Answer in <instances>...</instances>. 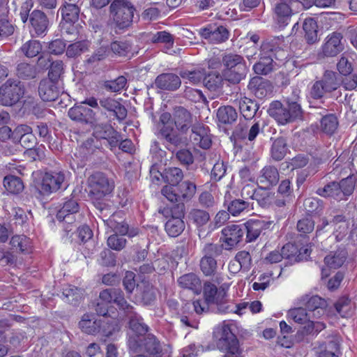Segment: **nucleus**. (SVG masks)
Instances as JSON below:
<instances>
[{
    "label": "nucleus",
    "instance_id": "obj_38",
    "mask_svg": "<svg viewBox=\"0 0 357 357\" xmlns=\"http://www.w3.org/2000/svg\"><path fill=\"white\" fill-rule=\"evenodd\" d=\"M307 310L312 313V317H319L324 314L327 307L326 301L319 296H311L305 303Z\"/></svg>",
    "mask_w": 357,
    "mask_h": 357
},
{
    "label": "nucleus",
    "instance_id": "obj_6",
    "mask_svg": "<svg viewBox=\"0 0 357 357\" xmlns=\"http://www.w3.org/2000/svg\"><path fill=\"white\" fill-rule=\"evenodd\" d=\"M224 250L222 244L207 243L202 249L199 268L205 276H214L218 271L217 258Z\"/></svg>",
    "mask_w": 357,
    "mask_h": 357
},
{
    "label": "nucleus",
    "instance_id": "obj_45",
    "mask_svg": "<svg viewBox=\"0 0 357 357\" xmlns=\"http://www.w3.org/2000/svg\"><path fill=\"white\" fill-rule=\"evenodd\" d=\"M3 183L8 192L13 195L22 192L24 188L22 180L20 177L13 175L6 176Z\"/></svg>",
    "mask_w": 357,
    "mask_h": 357
},
{
    "label": "nucleus",
    "instance_id": "obj_17",
    "mask_svg": "<svg viewBox=\"0 0 357 357\" xmlns=\"http://www.w3.org/2000/svg\"><path fill=\"white\" fill-rule=\"evenodd\" d=\"M293 7L290 0H280L275 4L273 18L279 28L283 29L289 24L294 15Z\"/></svg>",
    "mask_w": 357,
    "mask_h": 357
},
{
    "label": "nucleus",
    "instance_id": "obj_9",
    "mask_svg": "<svg viewBox=\"0 0 357 357\" xmlns=\"http://www.w3.org/2000/svg\"><path fill=\"white\" fill-rule=\"evenodd\" d=\"M25 87L17 79H8L0 87V102L3 106H13L23 97Z\"/></svg>",
    "mask_w": 357,
    "mask_h": 357
},
{
    "label": "nucleus",
    "instance_id": "obj_31",
    "mask_svg": "<svg viewBox=\"0 0 357 357\" xmlns=\"http://www.w3.org/2000/svg\"><path fill=\"white\" fill-rule=\"evenodd\" d=\"M348 252L344 247H340L336 250L331 251L324 257L325 264L330 268H339L346 261Z\"/></svg>",
    "mask_w": 357,
    "mask_h": 357
},
{
    "label": "nucleus",
    "instance_id": "obj_11",
    "mask_svg": "<svg viewBox=\"0 0 357 357\" xmlns=\"http://www.w3.org/2000/svg\"><path fill=\"white\" fill-rule=\"evenodd\" d=\"M100 116L107 119L108 116H113L119 122L125 120L128 115L126 107L118 100L112 97H104L99 100Z\"/></svg>",
    "mask_w": 357,
    "mask_h": 357
},
{
    "label": "nucleus",
    "instance_id": "obj_22",
    "mask_svg": "<svg viewBox=\"0 0 357 357\" xmlns=\"http://www.w3.org/2000/svg\"><path fill=\"white\" fill-rule=\"evenodd\" d=\"M79 206L77 200L69 199L66 200L63 206L56 213V218L60 222H64L68 224L65 229L66 231H71V224L75 220L74 215L79 212Z\"/></svg>",
    "mask_w": 357,
    "mask_h": 357
},
{
    "label": "nucleus",
    "instance_id": "obj_60",
    "mask_svg": "<svg viewBox=\"0 0 357 357\" xmlns=\"http://www.w3.org/2000/svg\"><path fill=\"white\" fill-rule=\"evenodd\" d=\"M205 70L199 68L193 70H181L179 75L183 79H187L192 84L203 83Z\"/></svg>",
    "mask_w": 357,
    "mask_h": 357
},
{
    "label": "nucleus",
    "instance_id": "obj_5",
    "mask_svg": "<svg viewBox=\"0 0 357 357\" xmlns=\"http://www.w3.org/2000/svg\"><path fill=\"white\" fill-rule=\"evenodd\" d=\"M127 344L130 353L142 352L149 357H162L164 354L160 341L153 334H147L142 338L130 336Z\"/></svg>",
    "mask_w": 357,
    "mask_h": 357
},
{
    "label": "nucleus",
    "instance_id": "obj_63",
    "mask_svg": "<svg viewBox=\"0 0 357 357\" xmlns=\"http://www.w3.org/2000/svg\"><path fill=\"white\" fill-rule=\"evenodd\" d=\"M174 153L176 159L181 165L188 167L194 163V156L189 149L181 147L177 149Z\"/></svg>",
    "mask_w": 357,
    "mask_h": 357
},
{
    "label": "nucleus",
    "instance_id": "obj_19",
    "mask_svg": "<svg viewBox=\"0 0 357 357\" xmlns=\"http://www.w3.org/2000/svg\"><path fill=\"white\" fill-rule=\"evenodd\" d=\"M273 224L272 221L257 219L250 220L243 225L246 229L245 242L250 243L255 241L261 234H265L267 230H270Z\"/></svg>",
    "mask_w": 357,
    "mask_h": 357
},
{
    "label": "nucleus",
    "instance_id": "obj_55",
    "mask_svg": "<svg viewBox=\"0 0 357 357\" xmlns=\"http://www.w3.org/2000/svg\"><path fill=\"white\" fill-rule=\"evenodd\" d=\"M303 206L308 215H319L324 209L323 201L314 197L306 198Z\"/></svg>",
    "mask_w": 357,
    "mask_h": 357
},
{
    "label": "nucleus",
    "instance_id": "obj_59",
    "mask_svg": "<svg viewBox=\"0 0 357 357\" xmlns=\"http://www.w3.org/2000/svg\"><path fill=\"white\" fill-rule=\"evenodd\" d=\"M10 244L13 250L22 253H28L30 245L29 238L24 235H16L12 237Z\"/></svg>",
    "mask_w": 357,
    "mask_h": 357
},
{
    "label": "nucleus",
    "instance_id": "obj_57",
    "mask_svg": "<svg viewBox=\"0 0 357 357\" xmlns=\"http://www.w3.org/2000/svg\"><path fill=\"white\" fill-rule=\"evenodd\" d=\"M226 296L227 293L225 289H220L219 297L212 303V305L215 306L213 309L214 310L220 313H227L234 311V309L231 308V305L229 304Z\"/></svg>",
    "mask_w": 357,
    "mask_h": 357
},
{
    "label": "nucleus",
    "instance_id": "obj_48",
    "mask_svg": "<svg viewBox=\"0 0 357 357\" xmlns=\"http://www.w3.org/2000/svg\"><path fill=\"white\" fill-rule=\"evenodd\" d=\"M338 74L332 70H326L319 79L320 82L324 86L328 93L335 91L340 86V82L337 79Z\"/></svg>",
    "mask_w": 357,
    "mask_h": 357
},
{
    "label": "nucleus",
    "instance_id": "obj_56",
    "mask_svg": "<svg viewBox=\"0 0 357 357\" xmlns=\"http://www.w3.org/2000/svg\"><path fill=\"white\" fill-rule=\"evenodd\" d=\"M283 259L290 261L291 264L299 262L302 261V258L299 257L298 248L296 245L291 243H286L281 249Z\"/></svg>",
    "mask_w": 357,
    "mask_h": 357
},
{
    "label": "nucleus",
    "instance_id": "obj_7",
    "mask_svg": "<svg viewBox=\"0 0 357 357\" xmlns=\"http://www.w3.org/2000/svg\"><path fill=\"white\" fill-rule=\"evenodd\" d=\"M283 41L280 38L266 40L261 46L259 61L274 68V59L283 62L288 56L287 50L282 47Z\"/></svg>",
    "mask_w": 357,
    "mask_h": 357
},
{
    "label": "nucleus",
    "instance_id": "obj_1",
    "mask_svg": "<svg viewBox=\"0 0 357 357\" xmlns=\"http://www.w3.org/2000/svg\"><path fill=\"white\" fill-rule=\"evenodd\" d=\"M222 76L225 80L232 84H239L246 77L248 67L243 56L229 52L222 55Z\"/></svg>",
    "mask_w": 357,
    "mask_h": 357
},
{
    "label": "nucleus",
    "instance_id": "obj_23",
    "mask_svg": "<svg viewBox=\"0 0 357 357\" xmlns=\"http://www.w3.org/2000/svg\"><path fill=\"white\" fill-rule=\"evenodd\" d=\"M190 128V139L192 144L204 149H209L212 142L208 128L199 123H193Z\"/></svg>",
    "mask_w": 357,
    "mask_h": 357
},
{
    "label": "nucleus",
    "instance_id": "obj_36",
    "mask_svg": "<svg viewBox=\"0 0 357 357\" xmlns=\"http://www.w3.org/2000/svg\"><path fill=\"white\" fill-rule=\"evenodd\" d=\"M130 329L135 333V337L142 338L149 331V327L144 322V319L138 313H136L128 319Z\"/></svg>",
    "mask_w": 357,
    "mask_h": 357
},
{
    "label": "nucleus",
    "instance_id": "obj_33",
    "mask_svg": "<svg viewBox=\"0 0 357 357\" xmlns=\"http://www.w3.org/2000/svg\"><path fill=\"white\" fill-rule=\"evenodd\" d=\"M101 319H95L93 314H84L79 322L81 331L89 335H96L100 331Z\"/></svg>",
    "mask_w": 357,
    "mask_h": 357
},
{
    "label": "nucleus",
    "instance_id": "obj_30",
    "mask_svg": "<svg viewBox=\"0 0 357 357\" xmlns=\"http://www.w3.org/2000/svg\"><path fill=\"white\" fill-rule=\"evenodd\" d=\"M321 119L320 120V131L328 136L333 135L337 130L339 121L335 114H328L327 109L322 108L320 112Z\"/></svg>",
    "mask_w": 357,
    "mask_h": 357
},
{
    "label": "nucleus",
    "instance_id": "obj_50",
    "mask_svg": "<svg viewBox=\"0 0 357 357\" xmlns=\"http://www.w3.org/2000/svg\"><path fill=\"white\" fill-rule=\"evenodd\" d=\"M340 187L342 194L343 199H347L354 192L357 185V174H351L345 178H342L340 182Z\"/></svg>",
    "mask_w": 357,
    "mask_h": 357
},
{
    "label": "nucleus",
    "instance_id": "obj_52",
    "mask_svg": "<svg viewBox=\"0 0 357 357\" xmlns=\"http://www.w3.org/2000/svg\"><path fill=\"white\" fill-rule=\"evenodd\" d=\"M223 79L222 74L218 72H211L207 75L205 73L203 84L208 90L215 91L222 86Z\"/></svg>",
    "mask_w": 357,
    "mask_h": 357
},
{
    "label": "nucleus",
    "instance_id": "obj_26",
    "mask_svg": "<svg viewBox=\"0 0 357 357\" xmlns=\"http://www.w3.org/2000/svg\"><path fill=\"white\" fill-rule=\"evenodd\" d=\"M137 296L143 305H152L156 301L157 289L149 281L143 280L137 284Z\"/></svg>",
    "mask_w": 357,
    "mask_h": 357
},
{
    "label": "nucleus",
    "instance_id": "obj_51",
    "mask_svg": "<svg viewBox=\"0 0 357 357\" xmlns=\"http://www.w3.org/2000/svg\"><path fill=\"white\" fill-rule=\"evenodd\" d=\"M91 43L87 40H79L69 45L66 51L68 58H75L87 52Z\"/></svg>",
    "mask_w": 357,
    "mask_h": 357
},
{
    "label": "nucleus",
    "instance_id": "obj_37",
    "mask_svg": "<svg viewBox=\"0 0 357 357\" xmlns=\"http://www.w3.org/2000/svg\"><path fill=\"white\" fill-rule=\"evenodd\" d=\"M259 108V105L250 98L244 97L239 100V109L246 120L252 119Z\"/></svg>",
    "mask_w": 357,
    "mask_h": 357
},
{
    "label": "nucleus",
    "instance_id": "obj_49",
    "mask_svg": "<svg viewBox=\"0 0 357 357\" xmlns=\"http://www.w3.org/2000/svg\"><path fill=\"white\" fill-rule=\"evenodd\" d=\"M165 229L169 236L177 237L183 231L185 223L180 218H170L165 223Z\"/></svg>",
    "mask_w": 357,
    "mask_h": 357
},
{
    "label": "nucleus",
    "instance_id": "obj_28",
    "mask_svg": "<svg viewBox=\"0 0 357 357\" xmlns=\"http://www.w3.org/2000/svg\"><path fill=\"white\" fill-rule=\"evenodd\" d=\"M280 179L278 169L273 165H266L260 171L257 184L264 188H271L276 185Z\"/></svg>",
    "mask_w": 357,
    "mask_h": 357
},
{
    "label": "nucleus",
    "instance_id": "obj_12",
    "mask_svg": "<svg viewBox=\"0 0 357 357\" xmlns=\"http://www.w3.org/2000/svg\"><path fill=\"white\" fill-rule=\"evenodd\" d=\"M66 175L61 170H50L46 172L39 187L43 195H49L61 189L65 183Z\"/></svg>",
    "mask_w": 357,
    "mask_h": 357
},
{
    "label": "nucleus",
    "instance_id": "obj_62",
    "mask_svg": "<svg viewBox=\"0 0 357 357\" xmlns=\"http://www.w3.org/2000/svg\"><path fill=\"white\" fill-rule=\"evenodd\" d=\"M63 295L66 301L73 305H77L82 298V290L70 285L63 289Z\"/></svg>",
    "mask_w": 357,
    "mask_h": 357
},
{
    "label": "nucleus",
    "instance_id": "obj_27",
    "mask_svg": "<svg viewBox=\"0 0 357 357\" xmlns=\"http://www.w3.org/2000/svg\"><path fill=\"white\" fill-rule=\"evenodd\" d=\"M38 94L43 101L56 100L60 94L59 82L49 79H43L38 85Z\"/></svg>",
    "mask_w": 357,
    "mask_h": 357
},
{
    "label": "nucleus",
    "instance_id": "obj_40",
    "mask_svg": "<svg viewBox=\"0 0 357 357\" xmlns=\"http://www.w3.org/2000/svg\"><path fill=\"white\" fill-rule=\"evenodd\" d=\"M303 29L305 33L304 38L308 44H314L319 41L318 25L314 19H305L303 24Z\"/></svg>",
    "mask_w": 357,
    "mask_h": 357
},
{
    "label": "nucleus",
    "instance_id": "obj_15",
    "mask_svg": "<svg viewBox=\"0 0 357 357\" xmlns=\"http://www.w3.org/2000/svg\"><path fill=\"white\" fill-rule=\"evenodd\" d=\"M121 215V212L114 213L104 222L115 234L121 236L127 235L130 238L137 236L139 234V229L130 227Z\"/></svg>",
    "mask_w": 357,
    "mask_h": 357
},
{
    "label": "nucleus",
    "instance_id": "obj_29",
    "mask_svg": "<svg viewBox=\"0 0 357 357\" xmlns=\"http://www.w3.org/2000/svg\"><path fill=\"white\" fill-rule=\"evenodd\" d=\"M178 287L198 295L202 291V282L199 276L194 273H185L177 279Z\"/></svg>",
    "mask_w": 357,
    "mask_h": 357
},
{
    "label": "nucleus",
    "instance_id": "obj_3",
    "mask_svg": "<svg viewBox=\"0 0 357 357\" xmlns=\"http://www.w3.org/2000/svg\"><path fill=\"white\" fill-rule=\"evenodd\" d=\"M213 335L217 348L225 353L224 357H243L238 340L228 324H222L216 326Z\"/></svg>",
    "mask_w": 357,
    "mask_h": 357
},
{
    "label": "nucleus",
    "instance_id": "obj_35",
    "mask_svg": "<svg viewBox=\"0 0 357 357\" xmlns=\"http://www.w3.org/2000/svg\"><path fill=\"white\" fill-rule=\"evenodd\" d=\"M216 117L220 123L231 125L237 120L238 113L234 107L225 105L218 109Z\"/></svg>",
    "mask_w": 357,
    "mask_h": 357
},
{
    "label": "nucleus",
    "instance_id": "obj_43",
    "mask_svg": "<svg viewBox=\"0 0 357 357\" xmlns=\"http://www.w3.org/2000/svg\"><path fill=\"white\" fill-rule=\"evenodd\" d=\"M101 117L97 116L96 122L90 126L93 129V136L97 139H105L111 132L114 133V128L109 123H100Z\"/></svg>",
    "mask_w": 357,
    "mask_h": 357
},
{
    "label": "nucleus",
    "instance_id": "obj_18",
    "mask_svg": "<svg viewBox=\"0 0 357 357\" xmlns=\"http://www.w3.org/2000/svg\"><path fill=\"white\" fill-rule=\"evenodd\" d=\"M245 230L243 225H229L222 229L220 241L226 244L227 250H231L243 241Z\"/></svg>",
    "mask_w": 357,
    "mask_h": 357
},
{
    "label": "nucleus",
    "instance_id": "obj_44",
    "mask_svg": "<svg viewBox=\"0 0 357 357\" xmlns=\"http://www.w3.org/2000/svg\"><path fill=\"white\" fill-rule=\"evenodd\" d=\"M269 189L259 186L257 190H252L250 197L256 200L260 206L268 208L271 204L273 199V194L267 190Z\"/></svg>",
    "mask_w": 357,
    "mask_h": 357
},
{
    "label": "nucleus",
    "instance_id": "obj_39",
    "mask_svg": "<svg viewBox=\"0 0 357 357\" xmlns=\"http://www.w3.org/2000/svg\"><path fill=\"white\" fill-rule=\"evenodd\" d=\"M316 192L323 197H330L338 201L344 200L339 182L337 181L329 182L324 188H318Z\"/></svg>",
    "mask_w": 357,
    "mask_h": 357
},
{
    "label": "nucleus",
    "instance_id": "obj_53",
    "mask_svg": "<svg viewBox=\"0 0 357 357\" xmlns=\"http://www.w3.org/2000/svg\"><path fill=\"white\" fill-rule=\"evenodd\" d=\"M110 50L116 56H127L132 51V44L127 40H114Z\"/></svg>",
    "mask_w": 357,
    "mask_h": 357
},
{
    "label": "nucleus",
    "instance_id": "obj_46",
    "mask_svg": "<svg viewBox=\"0 0 357 357\" xmlns=\"http://www.w3.org/2000/svg\"><path fill=\"white\" fill-rule=\"evenodd\" d=\"M125 298L123 291L119 288H109L100 292V299L117 305Z\"/></svg>",
    "mask_w": 357,
    "mask_h": 357
},
{
    "label": "nucleus",
    "instance_id": "obj_58",
    "mask_svg": "<svg viewBox=\"0 0 357 357\" xmlns=\"http://www.w3.org/2000/svg\"><path fill=\"white\" fill-rule=\"evenodd\" d=\"M22 52L29 58L38 55L42 51V45L40 41L31 40L26 42L20 48Z\"/></svg>",
    "mask_w": 357,
    "mask_h": 357
},
{
    "label": "nucleus",
    "instance_id": "obj_47",
    "mask_svg": "<svg viewBox=\"0 0 357 357\" xmlns=\"http://www.w3.org/2000/svg\"><path fill=\"white\" fill-rule=\"evenodd\" d=\"M188 218L190 221L198 228L204 227L210 220L209 213L199 208H192L189 213Z\"/></svg>",
    "mask_w": 357,
    "mask_h": 357
},
{
    "label": "nucleus",
    "instance_id": "obj_54",
    "mask_svg": "<svg viewBox=\"0 0 357 357\" xmlns=\"http://www.w3.org/2000/svg\"><path fill=\"white\" fill-rule=\"evenodd\" d=\"M59 10L66 23L75 24L79 19V6H63Z\"/></svg>",
    "mask_w": 357,
    "mask_h": 357
},
{
    "label": "nucleus",
    "instance_id": "obj_61",
    "mask_svg": "<svg viewBox=\"0 0 357 357\" xmlns=\"http://www.w3.org/2000/svg\"><path fill=\"white\" fill-rule=\"evenodd\" d=\"M126 84L127 78L121 75L114 79L105 81L102 84V87L107 91L116 93L123 89Z\"/></svg>",
    "mask_w": 357,
    "mask_h": 357
},
{
    "label": "nucleus",
    "instance_id": "obj_14",
    "mask_svg": "<svg viewBox=\"0 0 357 357\" xmlns=\"http://www.w3.org/2000/svg\"><path fill=\"white\" fill-rule=\"evenodd\" d=\"M28 22V27L32 37H43L47 34L50 20L44 12L37 9L33 10L30 14Z\"/></svg>",
    "mask_w": 357,
    "mask_h": 357
},
{
    "label": "nucleus",
    "instance_id": "obj_24",
    "mask_svg": "<svg viewBox=\"0 0 357 357\" xmlns=\"http://www.w3.org/2000/svg\"><path fill=\"white\" fill-rule=\"evenodd\" d=\"M154 84L160 90L175 91L181 86V77L172 73H163L156 77Z\"/></svg>",
    "mask_w": 357,
    "mask_h": 357
},
{
    "label": "nucleus",
    "instance_id": "obj_2",
    "mask_svg": "<svg viewBox=\"0 0 357 357\" xmlns=\"http://www.w3.org/2000/svg\"><path fill=\"white\" fill-rule=\"evenodd\" d=\"M296 96L292 100L287 98L285 105L278 100L273 101L268 109V114L282 125L302 119L303 112L296 100L298 96Z\"/></svg>",
    "mask_w": 357,
    "mask_h": 357
},
{
    "label": "nucleus",
    "instance_id": "obj_8",
    "mask_svg": "<svg viewBox=\"0 0 357 357\" xmlns=\"http://www.w3.org/2000/svg\"><path fill=\"white\" fill-rule=\"evenodd\" d=\"M109 9L113 21L119 29H123L131 24L135 10L131 3L126 0H114Z\"/></svg>",
    "mask_w": 357,
    "mask_h": 357
},
{
    "label": "nucleus",
    "instance_id": "obj_10",
    "mask_svg": "<svg viewBox=\"0 0 357 357\" xmlns=\"http://www.w3.org/2000/svg\"><path fill=\"white\" fill-rule=\"evenodd\" d=\"M197 186L190 181H185L176 187L164 186L162 194L170 202H189L196 193Z\"/></svg>",
    "mask_w": 357,
    "mask_h": 357
},
{
    "label": "nucleus",
    "instance_id": "obj_41",
    "mask_svg": "<svg viewBox=\"0 0 357 357\" xmlns=\"http://www.w3.org/2000/svg\"><path fill=\"white\" fill-rule=\"evenodd\" d=\"M165 183H168L166 186L176 187L183 178V172L179 167H170L166 168L161 174Z\"/></svg>",
    "mask_w": 357,
    "mask_h": 357
},
{
    "label": "nucleus",
    "instance_id": "obj_32",
    "mask_svg": "<svg viewBox=\"0 0 357 357\" xmlns=\"http://www.w3.org/2000/svg\"><path fill=\"white\" fill-rule=\"evenodd\" d=\"M249 202L241 199L233 198L230 192H227L225 195L224 206L233 216L240 215L249 207Z\"/></svg>",
    "mask_w": 357,
    "mask_h": 357
},
{
    "label": "nucleus",
    "instance_id": "obj_16",
    "mask_svg": "<svg viewBox=\"0 0 357 357\" xmlns=\"http://www.w3.org/2000/svg\"><path fill=\"white\" fill-rule=\"evenodd\" d=\"M68 117L82 126H91L96 122L97 113L91 108L82 105H75L68 111Z\"/></svg>",
    "mask_w": 357,
    "mask_h": 357
},
{
    "label": "nucleus",
    "instance_id": "obj_4",
    "mask_svg": "<svg viewBox=\"0 0 357 357\" xmlns=\"http://www.w3.org/2000/svg\"><path fill=\"white\" fill-rule=\"evenodd\" d=\"M89 197L93 202L103 200L113 192L115 184L112 178L102 172L92 173L86 179Z\"/></svg>",
    "mask_w": 357,
    "mask_h": 357
},
{
    "label": "nucleus",
    "instance_id": "obj_20",
    "mask_svg": "<svg viewBox=\"0 0 357 357\" xmlns=\"http://www.w3.org/2000/svg\"><path fill=\"white\" fill-rule=\"evenodd\" d=\"M342 39L343 36L340 33L333 32L329 34L321 47L320 55L323 57H333L339 54L344 50Z\"/></svg>",
    "mask_w": 357,
    "mask_h": 357
},
{
    "label": "nucleus",
    "instance_id": "obj_25",
    "mask_svg": "<svg viewBox=\"0 0 357 357\" xmlns=\"http://www.w3.org/2000/svg\"><path fill=\"white\" fill-rule=\"evenodd\" d=\"M172 116L176 128L181 132H186L193 124L192 114L182 106L174 107Z\"/></svg>",
    "mask_w": 357,
    "mask_h": 357
},
{
    "label": "nucleus",
    "instance_id": "obj_34",
    "mask_svg": "<svg viewBox=\"0 0 357 357\" xmlns=\"http://www.w3.org/2000/svg\"><path fill=\"white\" fill-rule=\"evenodd\" d=\"M269 82L261 77L256 76L250 79L248 89L258 98L262 99L268 93Z\"/></svg>",
    "mask_w": 357,
    "mask_h": 357
},
{
    "label": "nucleus",
    "instance_id": "obj_21",
    "mask_svg": "<svg viewBox=\"0 0 357 357\" xmlns=\"http://www.w3.org/2000/svg\"><path fill=\"white\" fill-rule=\"evenodd\" d=\"M199 34L208 42L215 44L225 42L229 36V32L226 27L212 24L201 29Z\"/></svg>",
    "mask_w": 357,
    "mask_h": 357
},
{
    "label": "nucleus",
    "instance_id": "obj_64",
    "mask_svg": "<svg viewBox=\"0 0 357 357\" xmlns=\"http://www.w3.org/2000/svg\"><path fill=\"white\" fill-rule=\"evenodd\" d=\"M16 71L17 76L24 79H33L36 75L35 66L26 62L20 63L17 66Z\"/></svg>",
    "mask_w": 357,
    "mask_h": 357
},
{
    "label": "nucleus",
    "instance_id": "obj_13",
    "mask_svg": "<svg viewBox=\"0 0 357 357\" xmlns=\"http://www.w3.org/2000/svg\"><path fill=\"white\" fill-rule=\"evenodd\" d=\"M158 135L165 147L172 153L185 145L184 139L170 126L164 125L160 128Z\"/></svg>",
    "mask_w": 357,
    "mask_h": 357
},
{
    "label": "nucleus",
    "instance_id": "obj_42",
    "mask_svg": "<svg viewBox=\"0 0 357 357\" xmlns=\"http://www.w3.org/2000/svg\"><path fill=\"white\" fill-rule=\"evenodd\" d=\"M288 151L287 139L283 137L276 138L271 148V158L275 161H281Z\"/></svg>",
    "mask_w": 357,
    "mask_h": 357
}]
</instances>
